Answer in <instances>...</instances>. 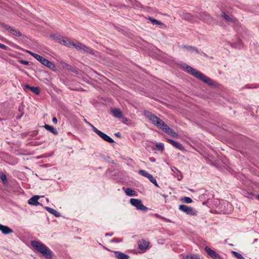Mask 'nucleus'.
<instances>
[{"instance_id": "obj_32", "label": "nucleus", "mask_w": 259, "mask_h": 259, "mask_svg": "<svg viewBox=\"0 0 259 259\" xmlns=\"http://www.w3.org/2000/svg\"><path fill=\"white\" fill-rule=\"evenodd\" d=\"M155 216L157 218H158V219H160L166 222H170V220L167 218H165L158 214H157V213H155Z\"/></svg>"}, {"instance_id": "obj_38", "label": "nucleus", "mask_w": 259, "mask_h": 259, "mask_svg": "<svg viewBox=\"0 0 259 259\" xmlns=\"http://www.w3.org/2000/svg\"><path fill=\"white\" fill-rule=\"evenodd\" d=\"M0 48L5 50H8L9 49V48L7 46L1 43H0Z\"/></svg>"}, {"instance_id": "obj_14", "label": "nucleus", "mask_w": 259, "mask_h": 259, "mask_svg": "<svg viewBox=\"0 0 259 259\" xmlns=\"http://www.w3.org/2000/svg\"><path fill=\"white\" fill-rule=\"evenodd\" d=\"M0 231L5 235L12 233L13 232V230L8 226L2 224H0Z\"/></svg>"}, {"instance_id": "obj_45", "label": "nucleus", "mask_w": 259, "mask_h": 259, "mask_svg": "<svg viewBox=\"0 0 259 259\" xmlns=\"http://www.w3.org/2000/svg\"><path fill=\"white\" fill-rule=\"evenodd\" d=\"M149 159H150V161H151V162H155V159L154 158H153V157H150L149 158Z\"/></svg>"}, {"instance_id": "obj_40", "label": "nucleus", "mask_w": 259, "mask_h": 259, "mask_svg": "<svg viewBox=\"0 0 259 259\" xmlns=\"http://www.w3.org/2000/svg\"><path fill=\"white\" fill-rule=\"evenodd\" d=\"M37 134H38L37 132L34 131L32 132V133L31 134L30 136L34 137V136H36L37 135Z\"/></svg>"}, {"instance_id": "obj_46", "label": "nucleus", "mask_w": 259, "mask_h": 259, "mask_svg": "<svg viewBox=\"0 0 259 259\" xmlns=\"http://www.w3.org/2000/svg\"><path fill=\"white\" fill-rule=\"evenodd\" d=\"M31 87L28 84H26L25 86V88L26 89H29L30 90V88H31Z\"/></svg>"}, {"instance_id": "obj_4", "label": "nucleus", "mask_w": 259, "mask_h": 259, "mask_svg": "<svg viewBox=\"0 0 259 259\" xmlns=\"http://www.w3.org/2000/svg\"><path fill=\"white\" fill-rule=\"evenodd\" d=\"M30 244L37 252L40 253L46 259H52V251L40 241L32 240L31 241Z\"/></svg>"}, {"instance_id": "obj_13", "label": "nucleus", "mask_w": 259, "mask_h": 259, "mask_svg": "<svg viewBox=\"0 0 259 259\" xmlns=\"http://www.w3.org/2000/svg\"><path fill=\"white\" fill-rule=\"evenodd\" d=\"M230 46L235 49H241L243 47V44L241 40L239 39H237L236 41L233 43H230Z\"/></svg>"}, {"instance_id": "obj_30", "label": "nucleus", "mask_w": 259, "mask_h": 259, "mask_svg": "<svg viewBox=\"0 0 259 259\" xmlns=\"http://www.w3.org/2000/svg\"><path fill=\"white\" fill-rule=\"evenodd\" d=\"M232 253L238 259H245L240 253L237 252L233 251Z\"/></svg>"}, {"instance_id": "obj_22", "label": "nucleus", "mask_w": 259, "mask_h": 259, "mask_svg": "<svg viewBox=\"0 0 259 259\" xmlns=\"http://www.w3.org/2000/svg\"><path fill=\"white\" fill-rule=\"evenodd\" d=\"M44 66L47 67L48 68L50 69L53 71L56 70V65L49 60H47L46 62L45 63Z\"/></svg>"}, {"instance_id": "obj_36", "label": "nucleus", "mask_w": 259, "mask_h": 259, "mask_svg": "<svg viewBox=\"0 0 259 259\" xmlns=\"http://www.w3.org/2000/svg\"><path fill=\"white\" fill-rule=\"evenodd\" d=\"M255 196L252 193H247V195L246 196V197L251 199H253Z\"/></svg>"}, {"instance_id": "obj_15", "label": "nucleus", "mask_w": 259, "mask_h": 259, "mask_svg": "<svg viewBox=\"0 0 259 259\" xmlns=\"http://www.w3.org/2000/svg\"><path fill=\"white\" fill-rule=\"evenodd\" d=\"M39 196L37 195H35L31 197L28 201V203L30 205H38L39 203L38 202V199H39Z\"/></svg>"}, {"instance_id": "obj_34", "label": "nucleus", "mask_w": 259, "mask_h": 259, "mask_svg": "<svg viewBox=\"0 0 259 259\" xmlns=\"http://www.w3.org/2000/svg\"><path fill=\"white\" fill-rule=\"evenodd\" d=\"M201 17L205 21H208L210 19V16L209 15H208L206 12H204L202 14Z\"/></svg>"}, {"instance_id": "obj_39", "label": "nucleus", "mask_w": 259, "mask_h": 259, "mask_svg": "<svg viewBox=\"0 0 259 259\" xmlns=\"http://www.w3.org/2000/svg\"><path fill=\"white\" fill-rule=\"evenodd\" d=\"M158 25L159 26V27L161 28H166V25L164 23L161 22L160 21H159V24H158Z\"/></svg>"}, {"instance_id": "obj_8", "label": "nucleus", "mask_w": 259, "mask_h": 259, "mask_svg": "<svg viewBox=\"0 0 259 259\" xmlns=\"http://www.w3.org/2000/svg\"><path fill=\"white\" fill-rule=\"evenodd\" d=\"M93 131L104 141H105L109 143H113L114 142V141L112 138H111L110 137L108 136L106 134L100 131L98 129L96 128L95 126H93Z\"/></svg>"}, {"instance_id": "obj_24", "label": "nucleus", "mask_w": 259, "mask_h": 259, "mask_svg": "<svg viewBox=\"0 0 259 259\" xmlns=\"http://www.w3.org/2000/svg\"><path fill=\"white\" fill-rule=\"evenodd\" d=\"M184 48L186 49L188 51L191 52H195L197 54H199V52L198 50V49L195 47H192L190 46H185L184 47Z\"/></svg>"}, {"instance_id": "obj_10", "label": "nucleus", "mask_w": 259, "mask_h": 259, "mask_svg": "<svg viewBox=\"0 0 259 259\" xmlns=\"http://www.w3.org/2000/svg\"><path fill=\"white\" fill-rule=\"evenodd\" d=\"M205 250L206 252L213 259H221V256L210 248L205 247Z\"/></svg>"}, {"instance_id": "obj_23", "label": "nucleus", "mask_w": 259, "mask_h": 259, "mask_svg": "<svg viewBox=\"0 0 259 259\" xmlns=\"http://www.w3.org/2000/svg\"><path fill=\"white\" fill-rule=\"evenodd\" d=\"M138 173L142 176L149 178L151 176V174L145 170L140 169L139 170Z\"/></svg>"}, {"instance_id": "obj_49", "label": "nucleus", "mask_w": 259, "mask_h": 259, "mask_svg": "<svg viewBox=\"0 0 259 259\" xmlns=\"http://www.w3.org/2000/svg\"><path fill=\"white\" fill-rule=\"evenodd\" d=\"M257 240H258L257 239H254L253 240V243L256 242L257 241Z\"/></svg>"}, {"instance_id": "obj_11", "label": "nucleus", "mask_w": 259, "mask_h": 259, "mask_svg": "<svg viewBox=\"0 0 259 259\" xmlns=\"http://www.w3.org/2000/svg\"><path fill=\"white\" fill-rule=\"evenodd\" d=\"M149 244V242L145 240H142L138 242L139 248L142 251H146Z\"/></svg>"}, {"instance_id": "obj_5", "label": "nucleus", "mask_w": 259, "mask_h": 259, "mask_svg": "<svg viewBox=\"0 0 259 259\" xmlns=\"http://www.w3.org/2000/svg\"><path fill=\"white\" fill-rule=\"evenodd\" d=\"M217 208L220 212L223 213H229L233 210L232 205L225 200H222L219 202Z\"/></svg>"}, {"instance_id": "obj_37", "label": "nucleus", "mask_w": 259, "mask_h": 259, "mask_svg": "<svg viewBox=\"0 0 259 259\" xmlns=\"http://www.w3.org/2000/svg\"><path fill=\"white\" fill-rule=\"evenodd\" d=\"M19 62L22 64L28 65L29 64V62L26 60H19Z\"/></svg>"}, {"instance_id": "obj_2", "label": "nucleus", "mask_w": 259, "mask_h": 259, "mask_svg": "<svg viewBox=\"0 0 259 259\" xmlns=\"http://www.w3.org/2000/svg\"><path fill=\"white\" fill-rule=\"evenodd\" d=\"M145 116L147 118L152 124L156 126L166 134L171 136L172 137H177V134L171 128L169 127L161 119L156 116L155 114L149 111H145Z\"/></svg>"}, {"instance_id": "obj_48", "label": "nucleus", "mask_w": 259, "mask_h": 259, "mask_svg": "<svg viewBox=\"0 0 259 259\" xmlns=\"http://www.w3.org/2000/svg\"><path fill=\"white\" fill-rule=\"evenodd\" d=\"M255 197L259 200V195H255Z\"/></svg>"}, {"instance_id": "obj_44", "label": "nucleus", "mask_w": 259, "mask_h": 259, "mask_svg": "<svg viewBox=\"0 0 259 259\" xmlns=\"http://www.w3.org/2000/svg\"><path fill=\"white\" fill-rule=\"evenodd\" d=\"M245 88H247V89H250V88H256L255 87H252L250 85H246L245 87Z\"/></svg>"}, {"instance_id": "obj_21", "label": "nucleus", "mask_w": 259, "mask_h": 259, "mask_svg": "<svg viewBox=\"0 0 259 259\" xmlns=\"http://www.w3.org/2000/svg\"><path fill=\"white\" fill-rule=\"evenodd\" d=\"M111 112L115 117L121 118L122 116V112L119 108L112 109Z\"/></svg>"}, {"instance_id": "obj_42", "label": "nucleus", "mask_w": 259, "mask_h": 259, "mask_svg": "<svg viewBox=\"0 0 259 259\" xmlns=\"http://www.w3.org/2000/svg\"><path fill=\"white\" fill-rule=\"evenodd\" d=\"M52 121L54 123L56 124L57 123V119L56 117H54L52 119Z\"/></svg>"}, {"instance_id": "obj_43", "label": "nucleus", "mask_w": 259, "mask_h": 259, "mask_svg": "<svg viewBox=\"0 0 259 259\" xmlns=\"http://www.w3.org/2000/svg\"><path fill=\"white\" fill-rule=\"evenodd\" d=\"M84 121L85 122L88 124V125H89L93 129V126H94L93 125H92L91 123H90L89 122L87 121L86 120V119H84Z\"/></svg>"}, {"instance_id": "obj_16", "label": "nucleus", "mask_w": 259, "mask_h": 259, "mask_svg": "<svg viewBox=\"0 0 259 259\" xmlns=\"http://www.w3.org/2000/svg\"><path fill=\"white\" fill-rule=\"evenodd\" d=\"M167 141L176 148L180 150H183L184 149L183 146L180 143L169 139H167Z\"/></svg>"}, {"instance_id": "obj_33", "label": "nucleus", "mask_w": 259, "mask_h": 259, "mask_svg": "<svg viewBox=\"0 0 259 259\" xmlns=\"http://www.w3.org/2000/svg\"><path fill=\"white\" fill-rule=\"evenodd\" d=\"M156 147L160 151H163L164 149V146L162 143H157L155 145Z\"/></svg>"}, {"instance_id": "obj_29", "label": "nucleus", "mask_w": 259, "mask_h": 259, "mask_svg": "<svg viewBox=\"0 0 259 259\" xmlns=\"http://www.w3.org/2000/svg\"><path fill=\"white\" fill-rule=\"evenodd\" d=\"M149 180L155 186L159 187V185L157 184L156 180L155 178L151 175V176L148 178Z\"/></svg>"}, {"instance_id": "obj_28", "label": "nucleus", "mask_w": 259, "mask_h": 259, "mask_svg": "<svg viewBox=\"0 0 259 259\" xmlns=\"http://www.w3.org/2000/svg\"><path fill=\"white\" fill-rule=\"evenodd\" d=\"M222 16L225 20H226L228 22H233V19L232 18H231L229 16L226 14L224 12L222 13Z\"/></svg>"}, {"instance_id": "obj_26", "label": "nucleus", "mask_w": 259, "mask_h": 259, "mask_svg": "<svg viewBox=\"0 0 259 259\" xmlns=\"http://www.w3.org/2000/svg\"><path fill=\"white\" fill-rule=\"evenodd\" d=\"M30 90L36 95L40 94V89L37 87H32L30 88Z\"/></svg>"}, {"instance_id": "obj_31", "label": "nucleus", "mask_w": 259, "mask_h": 259, "mask_svg": "<svg viewBox=\"0 0 259 259\" xmlns=\"http://www.w3.org/2000/svg\"><path fill=\"white\" fill-rule=\"evenodd\" d=\"M148 20H149L153 24L158 25L159 24V21L153 18L152 17H149Z\"/></svg>"}, {"instance_id": "obj_27", "label": "nucleus", "mask_w": 259, "mask_h": 259, "mask_svg": "<svg viewBox=\"0 0 259 259\" xmlns=\"http://www.w3.org/2000/svg\"><path fill=\"white\" fill-rule=\"evenodd\" d=\"M181 201L186 203H191L192 202V200L189 197H183L181 198Z\"/></svg>"}, {"instance_id": "obj_9", "label": "nucleus", "mask_w": 259, "mask_h": 259, "mask_svg": "<svg viewBox=\"0 0 259 259\" xmlns=\"http://www.w3.org/2000/svg\"><path fill=\"white\" fill-rule=\"evenodd\" d=\"M27 52L29 53L30 55L33 57L35 59H36L38 61L40 62L42 65H45L48 59L45 58L44 57L36 54L33 52H32L29 51H27Z\"/></svg>"}, {"instance_id": "obj_7", "label": "nucleus", "mask_w": 259, "mask_h": 259, "mask_svg": "<svg viewBox=\"0 0 259 259\" xmlns=\"http://www.w3.org/2000/svg\"><path fill=\"white\" fill-rule=\"evenodd\" d=\"M131 204L136 207L137 209L142 210L143 211H146L148 209L147 207L144 206L140 199L131 198L130 199Z\"/></svg>"}, {"instance_id": "obj_35", "label": "nucleus", "mask_w": 259, "mask_h": 259, "mask_svg": "<svg viewBox=\"0 0 259 259\" xmlns=\"http://www.w3.org/2000/svg\"><path fill=\"white\" fill-rule=\"evenodd\" d=\"M186 259H199V257L197 255H188Z\"/></svg>"}, {"instance_id": "obj_3", "label": "nucleus", "mask_w": 259, "mask_h": 259, "mask_svg": "<svg viewBox=\"0 0 259 259\" xmlns=\"http://www.w3.org/2000/svg\"><path fill=\"white\" fill-rule=\"evenodd\" d=\"M182 67L188 73L194 76L196 78L199 79L202 81L210 86H214L215 83L212 79L205 76L202 73L196 70L192 67L185 63L181 65Z\"/></svg>"}, {"instance_id": "obj_1", "label": "nucleus", "mask_w": 259, "mask_h": 259, "mask_svg": "<svg viewBox=\"0 0 259 259\" xmlns=\"http://www.w3.org/2000/svg\"><path fill=\"white\" fill-rule=\"evenodd\" d=\"M53 38L56 40L58 42L68 48L74 47L77 50L83 53H88L90 54H94V51L91 48L87 47L82 44L76 41L74 42L71 39L63 37L58 35H54Z\"/></svg>"}, {"instance_id": "obj_12", "label": "nucleus", "mask_w": 259, "mask_h": 259, "mask_svg": "<svg viewBox=\"0 0 259 259\" xmlns=\"http://www.w3.org/2000/svg\"><path fill=\"white\" fill-rule=\"evenodd\" d=\"M6 28L8 30L11 34L16 36H20L22 34L20 31L18 30L15 29L13 27L10 26H6Z\"/></svg>"}, {"instance_id": "obj_47", "label": "nucleus", "mask_w": 259, "mask_h": 259, "mask_svg": "<svg viewBox=\"0 0 259 259\" xmlns=\"http://www.w3.org/2000/svg\"><path fill=\"white\" fill-rule=\"evenodd\" d=\"M112 235H113V233H111V234H109V233H106V234H105V236H112Z\"/></svg>"}, {"instance_id": "obj_20", "label": "nucleus", "mask_w": 259, "mask_h": 259, "mask_svg": "<svg viewBox=\"0 0 259 259\" xmlns=\"http://www.w3.org/2000/svg\"><path fill=\"white\" fill-rule=\"evenodd\" d=\"M44 127L47 131H49L54 135H58V131L53 126L45 124Z\"/></svg>"}, {"instance_id": "obj_25", "label": "nucleus", "mask_w": 259, "mask_h": 259, "mask_svg": "<svg viewBox=\"0 0 259 259\" xmlns=\"http://www.w3.org/2000/svg\"><path fill=\"white\" fill-rule=\"evenodd\" d=\"M0 178L2 181L3 184L6 185L8 184V179L5 174L0 172Z\"/></svg>"}, {"instance_id": "obj_19", "label": "nucleus", "mask_w": 259, "mask_h": 259, "mask_svg": "<svg viewBox=\"0 0 259 259\" xmlns=\"http://www.w3.org/2000/svg\"><path fill=\"white\" fill-rule=\"evenodd\" d=\"M123 189L124 190L125 193L126 195L129 196H137V193L136 192L129 188L125 189L124 188H123Z\"/></svg>"}, {"instance_id": "obj_6", "label": "nucleus", "mask_w": 259, "mask_h": 259, "mask_svg": "<svg viewBox=\"0 0 259 259\" xmlns=\"http://www.w3.org/2000/svg\"><path fill=\"white\" fill-rule=\"evenodd\" d=\"M179 209L180 210L185 213L187 215L196 216L197 214V211L194 208L186 205H180Z\"/></svg>"}, {"instance_id": "obj_18", "label": "nucleus", "mask_w": 259, "mask_h": 259, "mask_svg": "<svg viewBox=\"0 0 259 259\" xmlns=\"http://www.w3.org/2000/svg\"><path fill=\"white\" fill-rule=\"evenodd\" d=\"M45 208L50 213L53 214L56 217H59L61 216V214L60 212L56 210L55 209L52 208L50 207L46 206Z\"/></svg>"}, {"instance_id": "obj_41", "label": "nucleus", "mask_w": 259, "mask_h": 259, "mask_svg": "<svg viewBox=\"0 0 259 259\" xmlns=\"http://www.w3.org/2000/svg\"><path fill=\"white\" fill-rule=\"evenodd\" d=\"M121 241V240L118 239V238H114L113 240H112V242H119Z\"/></svg>"}, {"instance_id": "obj_17", "label": "nucleus", "mask_w": 259, "mask_h": 259, "mask_svg": "<svg viewBox=\"0 0 259 259\" xmlns=\"http://www.w3.org/2000/svg\"><path fill=\"white\" fill-rule=\"evenodd\" d=\"M115 256L118 259H129V256L120 251H115Z\"/></svg>"}]
</instances>
